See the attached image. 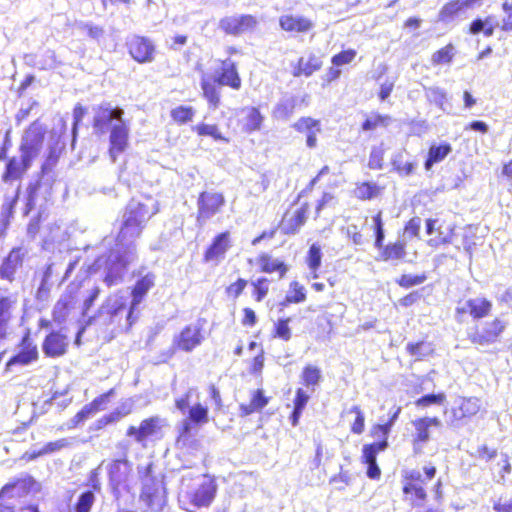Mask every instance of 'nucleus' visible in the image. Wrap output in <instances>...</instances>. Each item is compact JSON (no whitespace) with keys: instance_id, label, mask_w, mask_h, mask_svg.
<instances>
[{"instance_id":"obj_1","label":"nucleus","mask_w":512,"mask_h":512,"mask_svg":"<svg viewBox=\"0 0 512 512\" xmlns=\"http://www.w3.org/2000/svg\"><path fill=\"white\" fill-rule=\"evenodd\" d=\"M158 211V202L152 197L132 199L127 204L114 247L108 254L99 256L90 266L93 273L103 269L107 286L117 285L123 280L128 267L137 259L135 240Z\"/></svg>"},{"instance_id":"obj_2","label":"nucleus","mask_w":512,"mask_h":512,"mask_svg":"<svg viewBox=\"0 0 512 512\" xmlns=\"http://www.w3.org/2000/svg\"><path fill=\"white\" fill-rule=\"evenodd\" d=\"M123 114V109L105 104L99 106L94 116V128L97 132L104 134L110 131L109 154L113 162L128 144L129 128L122 118Z\"/></svg>"},{"instance_id":"obj_3","label":"nucleus","mask_w":512,"mask_h":512,"mask_svg":"<svg viewBox=\"0 0 512 512\" xmlns=\"http://www.w3.org/2000/svg\"><path fill=\"white\" fill-rule=\"evenodd\" d=\"M216 489L215 482L207 476L183 475L178 493L179 504L188 512H196L212 503Z\"/></svg>"},{"instance_id":"obj_4","label":"nucleus","mask_w":512,"mask_h":512,"mask_svg":"<svg viewBox=\"0 0 512 512\" xmlns=\"http://www.w3.org/2000/svg\"><path fill=\"white\" fill-rule=\"evenodd\" d=\"M507 323L496 318L486 322L481 329H474L467 332L468 339L475 345L487 346L498 341Z\"/></svg>"},{"instance_id":"obj_5","label":"nucleus","mask_w":512,"mask_h":512,"mask_svg":"<svg viewBox=\"0 0 512 512\" xmlns=\"http://www.w3.org/2000/svg\"><path fill=\"white\" fill-rule=\"evenodd\" d=\"M140 499L151 511H161L166 504L165 490L162 481L146 477Z\"/></svg>"},{"instance_id":"obj_6","label":"nucleus","mask_w":512,"mask_h":512,"mask_svg":"<svg viewBox=\"0 0 512 512\" xmlns=\"http://www.w3.org/2000/svg\"><path fill=\"white\" fill-rule=\"evenodd\" d=\"M35 485V480L30 476L6 484L0 491V511L4 512V510L12 509L7 501L26 496L34 489Z\"/></svg>"},{"instance_id":"obj_7","label":"nucleus","mask_w":512,"mask_h":512,"mask_svg":"<svg viewBox=\"0 0 512 512\" xmlns=\"http://www.w3.org/2000/svg\"><path fill=\"white\" fill-rule=\"evenodd\" d=\"M43 140L44 132L39 126L32 125L25 131L20 145V152L26 165L31 164L39 155Z\"/></svg>"},{"instance_id":"obj_8","label":"nucleus","mask_w":512,"mask_h":512,"mask_svg":"<svg viewBox=\"0 0 512 512\" xmlns=\"http://www.w3.org/2000/svg\"><path fill=\"white\" fill-rule=\"evenodd\" d=\"M218 67L211 75L213 81L221 86H228L234 90L241 88V78L238 74L236 64L231 59L217 60Z\"/></svg>"},{"instance_id":"obj_9","label":"nucleus","mask_w":512,"mask_h":512,"mask_svg":"<svg viewBox=\"0 0 512 512\" xmlns=\"http://www.w3.org/2000/svg\"><path fill=\"white\" fill-rule=\"evenodd\" d=\"M204 340L202 328L198 324L187 325L179 334L173 338L172 346L184 352H191L200 346Z\"/></svg>"},{"instance_id":"obj_10","label":"nucleus","mask_w":512,"mask_h":512,"mask_svg":"<svg viewBox=\"0 0 512 512\" xmlns=\"http://www.w3.org/2000/svg\"><path fill=\"white\" fill-rule=\"evenodd\" d=\"M258 24L252 15L226 16L219 21V28L226 34L237 36L252 31Z\"/></svg>"},{"instance_id":"obj_11","label":"nucleus","mask_w":512,"mask_h":512,"mask_svg":"<svg viewBox=\"0 0 512 512\" xmlns=\"http://www.w3.org/2000/svg\"><path fill=\"white\" fill-rule=\"evenodd\" d=\"M225 199L221 193L202 192L198 198V222H206L224 205Z\"/></svg>"},{"instance_id":"obj_12","label":"nucleus","mask_w":512,"mask_h":512,"mask_svg":"<svg viewBox=\"0 0 512 512\" xmlns=\"http://www.w3.org/2000/svg\"><path fill=\"white\" fill-rule=\"evenodd\" d=\"M424 480L420 471L412 470L406 477L403 487L405 495H411L410 501L413 507H420L426 500L427 494L423 487Z\"/></svg>"},{"instance_id":"obj_13","label":"nucleus","mask_w":512,"mask_h":512,"mask_svg":"<svg viewBox=\"0 0 512 512\" xmlns=\"http://www.w3.org/2000/svg\"><path fill=\"white\" fill-rule=\"evenodd\" d=\"M154 284L155 275L153 273H147L137 280L132 291V301L126 315V328H129L132 325L134 310L142 302L143 298L145 297L147 292L154 286Z\"/></svg>"},{"instance_id":"obj_14","label":"nucleus","mask_w":512,"mask_h":512,"mask_svg":"<svg viewBox=\"0 0 512 512\" xmlns=\"http://www.w3.org/2000/svg\"><path fill=\"white\" fill-rule=\"evenodd\" d=\"M388 446L387 440L384 438L381 442L366 444L362 448V462L367 465V476L370 479H378L381 470L377 465L376 457L379 452L384 451Z\"/></svg>"},{"instance_id":"obj_15","label":"nucleus","mask_w":512,"mask_h":512,"mask_svg":"<svg viewBox=\"0 0 512 512\" xmlns=\"http://www.w3.org/2000/svg\"><path fill=\"white\" fill-rule=\"evenodd\" d=\"M126 311V298L119 294L108 297L100 309V317L110 324H120L122 316Z\"/></svg>"},{"instance_id":"obj_16","label":"nucleus","mask_w":512,"mask_h":512,"mask_svg":"<svg viewBox=\"0 0 512 512\" xmlns=\"http://www.w3.org/2000/svg\"><path fill=\"white\" fill-rule=\"evenodd\" d=\"M163 426H165V420L159 416H153L143 420L138 428L130 426L127 436L134 437L136 442L142 443L146 438L157 435Z\"/></svg>"},{"instance_id":"obj_17","label":"nucleus","mask_w":512,"mask_h":512,"mask_svg":"<svg viewBox=\"0 0 512 512\" xmlns=\"http://www.w3.org/2000/svg\"><path fill=\"white\" fill-rule=\"evenodd\" d=\"M482 0H454L445 4L439 12L438 21L450 23L458 16L465 13L468 9H472L481 5Z\"/></svg>"},{"instance_id":"obj_18","label":"nucleus","mask_w":512,"mask_h":512,"mask_svg":"<svg viewBox=\"0 0 512 512\" xmlns=\"http://www.w3.org/2000/svg\"><path fill=\"white\" fill-rule=\"evenodd\" d=\"M38 359V349L32 343L29 336H25L21 342V348L6 364V369L11 370L15 366L24 367Z\"/></svg>"},{"instance_id":"obj_19","label":"nucleus","mask_w":512,"mask_h":512,"mask_svg":"<svg viewBox=\"0 0 512 512\" xmlns=\"http://www.w3.org/2000/svg\"><path fill=\"white\" fill-rule=\"evenodd\" d=\"M231 247L229 232H223L217 235L212 244L206 250L204 260L219 264L224 258L228 249Z\"/></svg>"},{"instance_id":"obj_20","label":"nucleus","mask_w":512,"mask_h":512,"mask_svg":"<svg viewBox=\"0 0 512 512\" xmlns=\"http://www.w3.org/2000/svg\"><path fill=\"white\" fill-rule=\"evenodd\" d=\"M481 408V401L477 397H460L452 407L453 421H460L467 417L475 416Z\"/></svg>"},{"instance_id":"obj_21","label":"nucleus","mask_w":512,"mask_h":512,"mask_svg":"<svg viewBox=\"0 0 512 512\" xmlns=\"http://www.w3.org/2000/svg\"><path fill=\"white\" fill-rule=\"evenodd\" d=\"M129 52L138 62H150L153 59L154 46L149 39L135 36L129 43Z\"/></svg>"},{"instance_id":"obj_22","label":"nucleus","mask_w":512,"mask_h":512,"mask_svg":"<svg viewBox=\"0 0 512 512\" xmlns=\"http://www.w3.org/2000/svg\"><path fill=\"white\" fill-rule=\"evenodd\" d=\"M16 304V295L0 297V341L6 339L9 334V322Z\"/></svg>"},{"instance_id":"obj_23","label":"nucleus","mask_w":512,"mask_h":512,"mask_svg":"<svg viewBox=\"0 0 512 512\" xmlns=\"http://www.w3.org/2000/svg\"><path fill=\"white\" fill-rule=\"evenodd\" d=\"M293 128L300 133L306 134V144L309 148L316 147L317 135L321 131L320 122L318 120L311 117H302L293 124Z\"/></svg>"},{"instance_id":"obj_24","label":"nucleus","mask_w":512,"mask_h":512,"mask_svg":"<svg viewBox=\"0 0 512 512\" xmlns=\"http://www.w3.org/2000/svg\"><path fill=\"white\" fill-rule=\"evenodd\" d=\"M68 339L60 332H51L43 342V352L49 357H59L65 354Z\"/></svg>"},{"instance_id":"obj_25","label":"nucleus","mask_w":512,"mask_h":512,"mask_svg":"<svg viewBox=\"0 0 512 512\" xmlns=\"http://www.w3.org/2000/svg\"><path fill=\"white\" fill-rule=\"evenodd\" d=\"M280 27L287 32L305 33L313 28V23L306 17L299 15H282L279 19Z\"/></svg>"},{"instance_id":"obj_26","label":"nucleus","mask_w":512,"mask_h":512,"mask_svg":"<svg viewBox=\"0 0 512 512\" xmlns=\"http://www.w3.org/2000/svg\"><path fill=\"white\" fill-rule=\"evenodd\" d=\"M23 256L24 252L21 248L12 249L0 266V277L11 282L16 270L22 265Z\"/></svg>"},{"instance_id":"obj_27","label":"nucleus","mask_w":512,"mask_h":512,"mask_svg":"<svg viewBox=\"0 0 512 512\" xmlns=\"http://www.w3.org/2000/svg\"><path fill=\"white\" fill-rule=\"evenodd\" d=\"M308 210L305 207L296 209L291 213H286L281 223V229L285 234L296 233L306 222Z\"/></svg>"},{"instance_id":"obj_28","label":"nucleus","mask_w":512,"mask_h":512,"mask_svg":"<svg viewBox=\"0 0 512 512\" xmlns=\"http://www.w3.org/2000/svg\"><path fill=\"white\" fill-rule=\"evenodd\" d=\"M131 465L125 459L113 461L108 468L109 478L113 488L123 484L130 473Z\"/></svg>"},{"instance_id":"obj_29","label":"nucleus","mask_w":512,"mask_h":512,"mask_svg":"<svg viewBox=\"0 0 512 512\" xmlns=\"http://www.w3.org/2000/svg\"><path fill=\"white\" fill-rule=\"evenodd\" d=\"M242 128L245 132L251 133L261 128L263 116L255 107H245L241 110Z\"/></svg>"},{"instance_id":"obj_30","label":"nucleus","mask_w":512,"mask_h":512,"mask_svg":"<svg viewBox=\"0 0 512 512\" xmlns=\"http://www.w3.org/2000/svg\"><path fill=\"white\" fill-rule=\"evenodd\" d=\"M216 84L211 76L207 74L202 75L200 85L203 96L213 109L218 108L220 104V91Z\"/></svg>"},{"instance_id":"obj_31","label":"nucleus","mask_w":512,"mask_h":512,"mask_svg":"<svg viewBox=\"0 0 512 512\" xmlns=\"http://www.w3.org/2000/svg\"><path fill=\"white\" fill-rule=\"evenodd\" d=\"M322 66V61L316 55L310 54L307 57H301L298 60V65L294 68L293 75L298 77L305 75L311 76L315 71L319 70Z\"/></svg>"},{"instance_id":"obj_32","label":"nucleus","mask_w":512,"mask_h":512,"mask_svg":"<svg viewBox=\"0 0 512 512\" xmlns=\"http://www.w3.org/2000/svg\"><path fill=\"white\" fill-rule=\"evenodd\" d=\"M30 166L31 164H25L22 156L20 157V159L12 157L11 159H9L6 165V170L2 177L3 181L9 182L20 179L24 172L30 168Z\"/></svg>"},{"instance_id":"obj_33","label":"nucleus","mask_w":512,"mask_h":512,"mask_svg":"<svg viewBox=\"0 0 512 512\" xmlns=\"http://www.w3.org/2000/svg\"><path fill=\"white\" fill-rule=\"evenodd\" d=\"M296 98L291 95L283 96L275 105L272 115L278 120H288L294 113Z\"/></svg>"},{"instance_id":"obj_34","label":"nucleus","mask_w":512,"mask_h":512,"mask_svg":"<svg viewBox=\"0 0 512 512\" xmlns=\"http://www.w3.org/2000/svg\"><path fill=\"white\" fill-rule=\"evenodd\" d=\"M73 304V296L71 293H65L56 302L53 308V319L55 322L61 324L68 317L69 311Z\"/></svg>"},{"instance_id":"obj_35","label":"nucleus","mask_w":512,"mask_h":512,"mask_svg":"<svg viewBox=\"0 0 512 512\" xmlns=\"http://www.w3.org/2000/svg\"><path fill=\"white\" fill-rule=\"evenodd\" d=\"M381 249V257L384 261L403 259L406 255V243L402 240L390 243Z\"/></svg>"},{"instance_id":"obj_36","label":"nucleus","mask_w":512,"mask_h":512,"mask_svg":"<svg viewBox=\"0 0 512 512\" xmlns=\"http://www.w3.org/2000/svg\"><path fill=\"white\" fill-rule=\"evenodd\" d=\"M452 151L450 144L432 145L429 149L425 168L429 170L435 163L441 162Z\"/></svg>"},{"instance_id":"obj_37","label":"nucleus","mask_w":512,"mask_h":512,"mask_svg":"<svg viewBox=\"0 0 512 512\" xmlns=\"http://www.w3.org/2000/svg\"><path fill=\"white\" fill-rule=\"evenodd\" d=\"M261 270L265 273H272L278 271L280 278H282L287 272V266L280 260L274 259L268 254H262L258 260Z\"/></svg>"},{"instance_id":"obj_38","label":"nucleus","mask_w":512,"mask_h":512,"mask_svg":"<svg viewBox=\"0 0 512 512\" xmlns=\"http://www.w3.org/2000/svg\"><path fill=\"white\" fill-rule=\"evenodd\" d=\"M471 316L474 319H481L489 315L492 303L481 297L471 299Z\"/></svg>"},{"instance_id":"obj_39","label":"nucleus","mask_w":512,"mask_h":512,"mask_svg":"<svg viewBox=\"0 0 512 512\" xmlns=\"http://www.w3.org/2000/svg\"><path fill=\"white\" fill-rule=\"evenodd\" d=\"M301 378L304 385L314 391L315 386L321 381V370L314 365H307L302 371Z\"/></svg>"},{"instance_id":"obj_40","label":"nucleus","mask_w":512,"mask_h":512,"mask_svg":"<svg viewBox=\"0 0 512 512\" xmlns=\"http://www.w3.org/2000/svg\"><path fill=\"white\" fill-rule=\"evenodd\" d=\"M379 187L375 183L364 182L358 185L354 191L355 196L361 200H370L378 196Z\"/></svg>"},{"instance_id":"obj_41","label":"nucleus","mask_w":512,"mask_h":512,"mask_svg":"<svg viewBox=\"0 0 512 512\" xmlns=\"http://www.w3.org/2000/svg\"><path fill=\"white\" fill-rule=\"evenodd\" d=\"M268 403L267 398L264 396L262 390H257L254 392L251 401L248 405H241L242 411L249 415L257 410L262 409Z\"/></svg>"},{"instance_id":"obj_42","label":"nucleus","mask_w":512,"mask_h":512,"mask_svg":"<svg viewBox=\"0 0 512 512\" xmlns=\"http://www.w3.org/2000/svg\"><path fill=\"white\" fill-rule=\"evenodd\" d=\"M390 123V116L373 114L364 121V123L362 124V130L371 131L377 129L378 127H387Z\"/></svg>"},{"instance_id":"obj_43","label":"nucleus","mask_w":512,"mask_h":512,"mask_svg":"<svg viewBox=\"0 0 512 512\" xmlns=\"http://www.w3.org/2000/svg\"><path fill=\"white\" fill-rule=\"evenodd\" d=\"M71 445V441L68 438L58 439L53 442L45 444L40 450L34 453V457H39L47 454L58 452Z\"/></svg>"},{"instance_id":"obj_44","label":"nucleus","mask_w":512,"mask_h":512,"mask_svg":"<svg viewBox=\"0 0 512 512\" xmlns=\"http://www.w3.org/2000/svg\"><path fill=\"white\" fill-rule=\"evenodd\" d=\"M114 393V390L111 389L107 393L95 398L89 405L84 406L80 412L83 413L84 418H89L93 413L97 412L102 405H105L108 402L109 397Z\"/></svg>"},{"instance_id":"obj_45","label":"nucleus","mask_w":512,"mask_h":512,"mask_svg":"<svg viewBox=\"0 0 512 512\" xmlns=\"http://www.w3.org/2000/svg\"><path fill=\"white\" fill-rule=\"evenodd\" d=\"M192 129L199 136H210L215 140L227 141V139L223 137L222 133L219 131L217 125L215 124L201 123L194 126Z\"/></svg>"},{"instance_id":"obj_46","label":"nucleus","mask_w":512,"mask_h":512,"mask_svg":"<svg viewBox=\"0 0 512 512\" xmlns=\"http://www.w3.org/2000/svg\"><path fill=\"white\" fill-rule=\"evenodd\" d=\"M189 420L195 424H205L208 422V408L200 403H197L189 408Z\"/></svg>"},{"instance_id":"obj_47","label":"nucleus","mask_w":512,"mask_h":512,"mask_svg":"<svg viewBox=\"0 0 512 512\" xmlns=\"http://www.w3.org/2000/svg\"><path fill=\"white\" fill-rule=\"evenodd\" d=\"M321 258V247L316 243L312 244L308 251L307 263L313 273V278H317L316 271L321 264Z\"/></svg>"},{"instance_id":"obj_48","label":"nucleus","mask_w":512,"mask_h":512,"mask_svg":"<svg viewBox=\"0 0 512 512\" xmlns=\"http://www.w3.org/2000/svg\"><path fill=\"white\" fill-rule=\"evenodd\" d=\"M195 110L192 107L178 106L171 111L172 119L178 124H185L192 121Z\"/></svg>"},{"instance_id":"obj_49","label":"nucleus","mask_w":512,"mask_h":512,"mask_svg":"<svg viewBox=\"0 0 512 512\" xmlns=\"http://www.w3.org/2000/svg\"><path fill=\"white\" fill-rule=\"evenodd\" d=\"M95 502V495L92 491H85L80 494L75 505V512H90Z\"/></svg>"},{"instance_id":"obj_50","label":"nucleus","mask_w":512,"mask_h":512,"mask_svg":"<svg viewBox=\"0 0 512 512\" xmlns=\"http://www.w3.org/2000/svg\"><path fill=\"white\" fill-rule=\"evenodd\" d=\"M306 299L305 288L297 281L290 284V289L286 295L285 301L287 303H301Z\"/></svg>"},{"instance_id":"obj_51","label":"nucleus","mask_w":512,"mask_h":512,"mask_svg":"<svg viewBox=\"0 0 512 512\" xmlns=\"http://www.w3.org/2000/svg\"><path fill=\"white\" fill-rule=\"evenodd\" d=\"M454 56V46L448 44L442 49L436 51L431 58V62L434 65H441L450 63Z\"/></svg>"},{"instance_id":"obj_52","label":"nucleus","mask_w":512,"mask_h":512,"mask_svg":"<svg viewBox=\"0 0 512 512\" xmlns=\"http://www.w3.org/2000/svg\"><path fill=\"white\" fill-rule=\"evenodd\" d=\"M407 351L411 356H414L416 359H422L423 357L430 355L433 349L431 347V344L426 342H419L416 344H407Z\"/></svg>"},{"instance_id":"obj_53","label":"nucleus","mask_w":512,"mask_h":512,"mask_svg":"<svg viewBox=\"0 0 512 512\" xmlns=\"http://www.w3.org/2000/svg\"><path fill=\"white\" fill-rule=\"evenodd\" d=\"M392 164L398 173L405 176L410 175L415 168L412 162L404 160L403 153L396 154L392 159Z\"/></svg>"},{"instance_id":"obj_54","label":"nucleus","mask_w":512,"mask_h":512,"mask_svg":"<svg viewBox=\"0 0 512 512\" xmlns=\"http://www.w3.org/2000/svg\"><path fill=\"white\" fill-rule=\"evenodd\" d=\"M76 28L82 32L87 33L90 38L95 40H99L104 35V30L102 27L93 25L91 23L78 22L76 23Z\"/></svg>"},{"instance_id":"obj_55","label":"nucleus","mask_w":512,"mask_h":512,"mask_svg":"<svg viewBox=\"0 0 512 512\" xmlns=\"http://www.w3.org/2000/svg\"><path fill=\"white\" fill-rule=\"evenodd\" d=\"M254 286V296L256 301L260 302L264 299L269 291V281L267 278H259L252 282Z\"/></svg>"},{"instance_id":"obj_56","label":"nucleus","mask_w":512,"mask_h":512,"mask_svg":"<svg viewBox=\"0 0 512 512\" xmlns=\"http://www.w3.org/2000/svg\"><path fill=\"white\" fill-rule=\"evenodd\" d=\"M374 230H375V247L381 249L385 238L383 222L381 219V212L373 217Z\"/></svg>"},{"instance_id":"obj_57","label":"nucleus","mask_w":512,"mask_h":512,"mask_svg":"<svg viewBox=\"0 0 512 512\" xmlns=\"http://www.w3.org/2000/svg\"><path fill=\"white\" fill-rule=\"evenodd\" d=\"M428 99L440 107L442 110H445L444 104L446 101V93L437 87H431L427 90Z\"/></svg>"},{"instance_id":"obj_58","label":"nucleus","mask_w":512,"mask_h":512,"mask_svg":"<svg viewBox=\"0 0 512 512\" xmlns=\"http://www.w3.org/2000/svg\"><path fill=\"white\" fill-rule=\"evenodd\" d=\"M289 322L290 318L278 320L275 325V336L281 338L284 341H288L291 338Z\"/></svg>"},{"instance_id":"obj_59","label":"nucleus","mask_w":512,"mask_h":512,"mask_svg":"<svg viewBox=\"0 0 512 512\" xmlns=\"http://www.w3.org/2000/svg\"><path fill=\"white\" fill-rule=\"evenodd\" d=\"M356 57V51L353 49H348L342 51L332 57V63L335 66H342L345 64H349Z\"/></svg>"},{"instance_id":"obj_60","label":"nucleus","mask_w":512,"mask_h":512,"mask_svg":"<svg viewBox=\"0 0 512 512\" xmlns=\"http://www.w3.org/2000/svg\"><path fill=\"white\" fill-rule=\"evenodd\" d=\"M426 280L425 275H410L404 274L398 280V284L404 288H410L412 286L420 285Z\"/></svg>"},{"instance_id":"obj_61","label":"nucleus","mask_w":512,"mask_h":512,"mask_svg":"<svg viewBox=\"0 0 512 512\" xmlns=\"http://www.w3.org/2000/svg\"><path fill=\"white\" fill-rule=\"evenodd\" d=\"M384 151L382 147H373L369 156L368 166L371 169H381Z\"/></svg>"},{"instance_id":"obj_62","label":"nucleus","mask_w":512,"mask_h":512,"mask_svg":"<svg viewBox=\"0 0 512 512\" xmlns=\"http://www.w3.org/2000/svg\"><path fill=\"white\" fill-rule=\"evenodd\" d=\"M471 299H468L463 302H459L456 310H455V318L457 322L463 323L465 322L466 316H471Z\"/></svg>"},{"instance_id":"obj_63","label":"nucleus","mask_w":512,"mask_h":512,"mask_svg":"<svg viewBox=\"0 0 512 512\" xmlns=\"http://www.w3.org/2000/svg\"><path fill=\"white\" fill-rule=\"evenodd\" d=\"M444 399H445V396L443 394L425 395L416 401V405L419 407H427L432 404H441L444 401Z\"/></svg>"},{"instance_id":"obj_64","label":"nucleus","mask_w":512,"mask_h":512,"mask_svg":"<svg viewBox=\"0 0 512 512\" xmlns=\"http://www.w3.org/2000/svg\"><path fill=\"white\" fill-rule=\"evenodd\" d=\"M414 426L417 431L415 440L417 442H422V443L427 442L429 440V432H428L429 427L427 426V424H425V422H422L420 419H418L414 422Z\"/></svg>"}]
</instances>
